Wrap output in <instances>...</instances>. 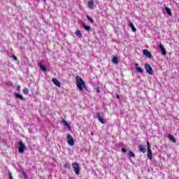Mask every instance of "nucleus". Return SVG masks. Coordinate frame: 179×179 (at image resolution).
I'll use <instances>...</instances> for the list:
<instances>
[{
	"mask_svg": "<svg viewBox=\"0 0 179 179\" xmlns=\"http://www.w3.org/2000/svg\"><path fill=\"white\" fill-rule=\"evenodd\" d=\"M62 122L65 125V127H67V128H71V125H69V123H68L65 119H62Z\"/></svg>",
	"mask_w": 179,
	"mask_h": 179,
	"instance_id": "aec40b11",
	"label": "nucleus"
},
{
	"mask_svg": "<svg viewBox=\"0 0 179 179\" xmlns=\"http://www.w3.org/2000/svg\"><path fill=\"white\" fill-rule=\"evenodd\" d=\"M129 157H135V153H134V152H132V151H129Z\"/></svg>",
	"mask_w": 179,
	"mask_h": 179,
	"instance_id": "393cba45",
	"label": "nucleus"
},
{
	"mask_svg": "<svg viewBox=\"0 0 179 179\" xmlns=\"http://www.w3.org/2000/svg\"><path fill=\"white\" fill-rule=\"evenodd\" d=\"M22 176H24V179H28L29 178L28 176H27V173H26V172L22 171Z\"/></svg>",
	"mask_w": 179,
	"mask_h": 179,
	"instance_id": "a878e982",
	"label": "nucleus"
},
{
	"mask_svg": "<svg viewBox=\"0 0 179 179\" xmlns=\"http://www.w3.org/2000/svg\"><path fill=\"white\" fill-rule=\"evenodd\" d=\"M112 62H113V64H115L117 65V64H118V57L113 55L112 56Z\"/></svg>",
	"mask_w": 179,
	"mask_h": 179,
	"instance_id": "4468645a",
	"label": "nucleus"
},
{
	"mask_svg": "<svg viewBox=\"0 0 179 179\" xmlns=\"http://www.w3.org/2000/svg\"><path fill=\"white\" fill-rule=\"evenodd\" d=\"M113 27H114L115 31H118V27H114V26H113Z\"/></svg>",
	"mask_w": 179,
	"mask_h": 179,
	"instance_id": "f704fd0d",
	"label": "nucleus"
},
{
	"mask_svg": "<svg viewBox=\"0 0 179 179\" xmlns=\"http://www.w3.org/2000/svg\"><path fill=\"white\" fill-rule=\"evenodd\" d=\"M136 71L137 72H138L139 73H143V69L141 68V67H137L136 68Z\"/></svg>",
	"mask_w": 179,
	"mask_h": 179,
	"instance_id": "4be33fe9",
	"label": "nucleus"
},
{
	"mask_svg": "<svg viewBox=\"0 0 179 179\" xmlns=\"http://www.w3.org/2000/svg\"><path fill=\"white\" fill-rule=\"evenodd\" d=\"M145 69L147 73H148V75H153V69L152 68V66H150V64H145Z\"/></svg>",
	"mask_w": 179,
	"mask_h": 179,
	"instance_id": "423d86ee",
	"label": "nucleus"
},
{
	"mask_svg": "<svg viewBox=\"0 0 179 179\" xmlns=\"http://www.w3.org/2000/svg\"><path fill=\"white\" fill-rule=\"evenodd\" d=\"M147 151L148 154H152V150L150 149V143L148 141H147Z\"/></svg>",
	"mask_w": 179,
	"mask_h": 179,
	"instance_id": "2eb2a0df",
	"label": "nucleus"
},
{
	"mask_svg": "<svg viewBox=\"0 0 179 179\" xmlns=\"http://www.w3.org/2000/svg\"><path fill=\"white\" fill-rule=\"evenodd\" d=\"M52 82L55 85V86H57V87H61V83L56 78H53L52 79Z\"/></svg>",
	"mask_w": 179,
	"mask_h": 179,
	"instance_id": "6e6552de",
	"label": "nucleus"
},
{
	"mask_svg": "<svg viewBox=\"0 0 179 179\" xmlns=\"http://www.w3.org/2000/svg\"><path fill=\"white\" fill-rule=\"evenodd\" d=\"M13 59H14V61H17V57H16L15 55H13Z\"/></svg>",
	"mask_w": 179,
	"mask_h": 179,
	"instance_id": "7c9ffc66",
	"label": "nucleus"
},
{
	"mask_svg": "<svg viewBox=\"0 0 179 179\" xmlns=\"http://www.w3.org/2000/svg\"><path fill=\"white\" fill-rule=\"evenodd\" d=\"M64 169H68L69 170H71V164L70 163H66L64 165Z\"/></svg>",
	"mask_w": 179,
	"mask_h": 179,
	"instance_id": "5701e85b",
	"label": "nucleus"
},
{
	"mask_svg": "<svg viewBox=\"0 0 179 179\" xmlns=\"http://www.w3.org/2000/svg\"><path fill=\"white\" fill-rule=\"evenodd\" d=\"M138 148L140 152H142V153H146V148H145L143 145H140Z\"/></svg>",
	"mask_w": 179,
	"mask_h": 179,
	"instance_id": "dca6fc26",
	"label": "nucleus"
},
{
	"mask_svg": "<svg viewBox=\"0 0 179 179\" xmlns=\"http://www.w3.org/2000/svg\"><path fill=\"white\" fill-rule=\"evenodd\" d=\"M135 1H139V0H135Z\"/></svg>",
	"mask_w": 179,
	"mask_h": 179,
	"instance_id": "e433bc0d",
	"label": "nucleus"
},
{
	"mask_svg": "<svg viewBox=\"0 0 179 179\" xmlns=\"http://www.w3.org/2000/svg\"><path fill=\"white\" fill-rule=\"evenodd\" d=\"M76 36H77V37L78 38H82L83 36H82V31H80V30H77L76 31Z\"/></svg>",
	"mask_w": 179,
	"mask_h": 179,
	"instance_id": "6ab92c4d",
	"label": "nucleus"
},
{
	"mask_svg": "<svg viewBox=\"0 0 179 179\" xmlns=\"http://www.w3.org/2000/svg\"><path fill=\"white\" fill-rule=\"evenodd\" d=\"M14 95L15 96V99H19L20 100H22V101H24L26 99L23 97V95L20 94V93H14Z\"/></svg>",
	"mask_w": 179,
	"mask_h": 179,
	"instance_id": "1a4fd4ad",
	"label": "nucleus"
},
{
	"mask_svg": "<svg viewBox=\"0 0 179 179\" xmlns=\"http://www.w3.org/2000/svg\"><path fill=\"white\" fill-rule=\"evenodd\" d=\"M76 80L77 82V87L78 89H79V90L82 92L84 87V89H85L87 92H89V90H87V87H86V83H85V81L83 80V79H82V78H80V76H76Z\"/></svg>",
	"mask_w": 179,
	"mask_h": 179,
	"instance_id": "f257e3e1",
	"label": "nucleus"
},
{
	"mask_svg": "<svg viewBox=\"0 0 179 179\" xmlns=\"http://www.w3.org/2000/svg\"><path fill=\"white\" fill-rule=\"evenodd\" d=\"M43 1H45V0H43Z\"/></svg>",
	"mask_w": 179,
	"mask_h": 179,
	"instance_id": "4c0bfd02",
	"label": "nucleus"
},
{
	"mask_svg": "<svg viewBox=\"0 0 179 179\" xmlns=\"http://www.w3.org/2000/svg\"><path fill=\"white\" fill-rule=\"evenodd\" d=\"M148 157L150 159V160H152L153 159V155L152 154H148Z\"/></svg>",
	"mask_w": 179,
	"mask_h": 179,
	"instance_id": "c85d7f7f",
	"label": "nucleus"
},
{
	"mask_svg": "<svg viewBox=\"0 0 179 179\" xmlns=\"http://www.w3.org/2000/svg\"><path fill=\"white\" fill-rule=\"evenodd\" d=\"M8 177L10 179H13V176H12V173L10 172V171H8Z\"/></svg>",
	"mask_w": 179,
	"mask_h": 179,
	"instance_id": "bb28decb",
	"label": "nucleus"
},
{
	"mask_svg": "<svg viewBox=\"0 0 179 179\" xmlns=\"http://www.w3.org/2000/svg\"><path fill=\"white\" fill-rule=\"evenodd\" d=\"M22 92L24 94H25V96H27V94H29V88L27 87L24 88Z\"/></svg>",
	"mask_w": 179,
	"mask_h": 179,
	"instance_id": "b1692460",
	"label": "nucleus"
},
{
	"mask_svg": "<svg viewBox=\"0 0 179 179\" xmlns=\"http://www.w3.org/2000/svg\"><path fill=\"white\" fill-rule=\"evenodd\" d=\"M96 118L101 124H106V119L103 118V113L98 112L96 113Z\"/></svg>",
	"mask_w": 179,
	"mask_h": 179,
	"instance_id": "20e7f679",
	"label": "nucleus"
},
{
	"mask_svg": "<svg viewBox=\"0 0 179 179\" xmlns=\"http://www.w3.org/2000/svg\"><path fill=\"white\" fill-rule=\"evenodd\" d=\"M67 143L70 146L75 145V140H73V137L71 134H67Z\"/></svg>",
	"mask_w": 179,
	"mask_h": 179,
	"instance_id": "39448f33",
	"label": "nucleus"
},
{
	"mask_svg": "<svg viewBox=\"0 0 179 179\" xmlns=\"http://www.w3.org/2000/svg\"><path fill=\"white\" fill-rule=\"evenodd\" d=\"M71 166L74 170L75 174L79 176L80 174V166H79V164H78V162H73Z\"/></svg>",
	"mask_w": 179,
	"mask_h": 179,
	"instance_id": "f03ea898",
	"label": "nucleus"
},
{
	"mask_svg": "<svg viewBox=\"0 0 179 179\" xmlns=\"http://www.w3.org/2000/svg\"><path fill=\"white\" fill-rule=\"evenodd\" d=\"M38 66H40V69H41V71L43 72H47V67H45V66H44V64L40 63L38 64Z\"/></svg>",
	"mask_w": 179,
	"mask_h": 179,
	"instance_id": "ddd939ff",
	"label": "nucleus"
},
{
	"mask_svg": "<svg viewBox=\"0 0 179 179\" xmlns=\"http://www.w3.org/2000/svg\"><path fill=\"white\" fill-rule=\"evenodd\" d=\"M159 49L161 50L162 55H167V52L162 43L159 44Z\"/></svg>",
	"mask_w": 179,
	"mask_h": 179,
	"instance_id": "9d476101",
	"label": "nucleus"
},
{
	"mask_svg": "<svg viewBox=\"0 0 179 179\" xmlns=\"http://www.w3.org/2000/svg\"><path fill=\"white\" fill-rule=\"evenodd\" d=\"M143 55L147 57V58H150V59L153 58L152 53H150V52H149V50H148L146 49L143 50Z\"/></svg>",
	"mask_w": 179,
	"mask_h": 179,
	"instance_id": "0eeeda50",
	"label": "nucleus"
},
{
	"mask_svg": "<svg viewBox=\"0 0 179 179\" xmlns=\"http://www.w3.org/2000/svg\"><path fill=\"white\" fill-rule=\"evenodd\" d=\"M18 145H19V153H24V149L26 148V145H24V143H23V141L20 140L18 142Z\"/></svg>",
	"mask_w": 179,
	"mask_h": 179,
	"instance_id": "7ed1b4c3",
	"label": "nucleus"
},
{
	"mask_svg": "<svg viewBox=\"0 0 179 179\" xmlns=\"http://www.w3.org/2000/svg\"><path fill=\"white\" fill-rule=\"evenodd\" d=\"M122 153H127V149L122 148Z\"/></svg>",
	"mask_w": 179,
	"mask_h": 179,
	"instance_id": "2f4dec72",
	"label": "nucleus"
},
{
	"mask_svg": "<svg viewBox=\"0 0 179 179\" xmlns=\"http://www.w3.org/2000/svg\"><path fill=\"white\" fill-rule=\"evenodd\" d=\"M115 96L116 99H117V100H120L121 97L120 96V95L118 94H115Z\"/></svg>",
	"mask_w": 179,
	"mask_h": 179,
	"instance_id": "c756f323",
	"label": "nucleus"
},
{
	"mask_svg": "<svg viewBox=\"0 0 179 179\" xmlns=\"http://www.w3.org/2000/svg\"><path fill=\"white\" fill-rule=\"evenodd\" d=\"M96 92H97L98 93H100V87H96Z\"/></svg>",
	"mask_w": 179,
	"mask_h": 179,
	"instance_id": "72a5a7b5",
	"label": "nucleus"
},
{
	"mask_svg": "<svg viewBox=\"0 0 179 179\" xmlns=\"http://www.w3.org/2000/svg\"><path fill=\"white\" fill-rule=\"evenodd\" d=\"M83 27L87 31H90V30H92V27H90V26L86 25L85 23H83Z\"/></svg>",
	"mask_w": 179,
	"mask_h": 179,
	"instance_id": "a211bd4d",
	"label": "nucleus"
},
{
	"mask_svg": "<svg viewBox=\"0 0 179 179\" xmlns=\"http://www.w3.org/2000/svg\"><path fill=\"white\" fill-rule=\"evenodd\" d=\"M129 27H131V30H132V31H133L134 33H136V28L135 27V25H134L133 23H129Z\"/></svg>",
	"mask_w": 179,
	"mask_h": 179,
	"instance_id": "f3484780",
	"label": "nucleus"
},
{
	"mask_svg": "<svg viewBox=\"0 0 179 179\" xmlns=\"http://www.w3.org/2000/svg\"><path fill=\"white\" fill-rule=\"evenodd\" d=\"M87 18L88 19V20L91 22L93 23V18L90 17V16L87 15Z\"/></svg>",
	"mask_w": 179,
	"mask_h": 179,
	"instance_id": "cd10ccee",
	"label": "nucleus"
},
{
	"mask_svg": "<svg viewBox=\"0 0 179 179\" xmlns=\"http://www.w3.org/2000/svg\"><path fill=\"white\" fill-rule=\"evenodd\" d=\"M20 87H22V86H20V85L17 86V89L18 92H20Z\"/></svg>",
	"mask_w": 179,
	"mask_h": 179,
	"instance_id": "473e14b6",
	"label": "nucleus"
},
{
	"mask_svg": "<svg viewBox=\"0 0 179 179\" xmlns=\"http://www.w3.org/2000/svg\"><path fill=\"white\" fill-rule=\"evenodd\" d=\"M88 8L89 9H93L94 8V1L93 0L88 1Z\"/></svg>",
	"mask_w": 179,
	"mask_h": 179,
	"instance_id": "f8f14e48",
	"label": "nucleus"
},
{
	"mask_svg": "<svg viewBox=\"0 0 179 179\" xmlns=\"http://www.w3.org/2000/svg\"><path fill=\"white\" fill-rule=\"evenodd\" d=\"M165 10H166V13H168L169 16H171L173 15V13H171V9L169 8L168 7H166Z\"/></svg>",
	"mask_w": 179,
	"mask_h": 179,
	"instance_id": "412c9836",
	"label": "nucleus"
},
{
	"mask_svg": "<svg viewBox=\"0 0 179 179\" xmlns=\"http://www.w3.org/2000/svg\"><path fill=\"white\" fill-rule=\"evenodd\" d=\"M134 65H135L136 68H139V64L135 63Z\"/></svg>",
	"mask_w": 179,
	"mask_h": 179,
	"instance_id": "c9c22d12",
	"label": "nucleus"
},
{
	"mask_svg": "<svg viewBox=\"0 0 179 179\" xmlns=\"http://www.w3.org/2000/svg\"><path fill=\"white\" fill-rule=\"evenodd\" d=\"M168 138L169 141H171V142H173V143H177V139H176V138H174V136L171 135V134H169Z\"/></svg>",
	"mask_w": 179,
	"mask_h": 179,
	"instance_id": "9b49d317",
	"label": "nucleus"
}]
</instances>
